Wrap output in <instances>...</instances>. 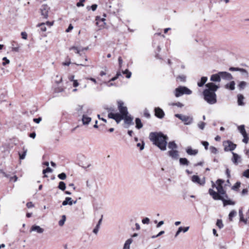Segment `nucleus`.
<instances>
[{
    "mask_svg": "<svg viewBox=\"0 0 249 249\" xmlns=\"http://www.w3.org/2000/svg\"><path fill=\"white\" fill-rule=\"evenodd\" d=\"M69 50H74L75 51V53L79 54L80 55H81V54L80 53V48H78L76 46H72L70 48Z\"/></svg>",
    "mask_w": 249,
    "mask_h": 249,
    "instance_id": "2f4dec72",
    "label": "nucleus"
},
{
    "mask_svg": "<svg viewBox=\"0 0 249 249\" xmlns=\"http://www.w3.org/2000/svg\"><path fill=\"white\" fill-rule=\"evenodd\" d=\"M247 85V83L245 81H241L238 85V88L240 89H244Z\"/></svg>",
    "mask_w": 249,
    "mask_h": 249,
    "instance_id": "4c0bfd02",
    "label": "nucleus"
},
{
    "mask_svg": "<svg viewBox=\"0 0 249 249\" xmlns=\"http://www.w3.org/2000/svg\"><path fill=\"white\" fill-rule=\"evenodd\" d=\"M90 117L87 116L86 114H84L82 116V122L84 124H88L91 121Z\"/></svg>",
    "mask_w": 249,
    "mask_h": 249,
    "instance_id": "5701e85b",
    "label": "nucleus"
},
{
    "mask_svg": "<svg viewBox=\"0 0 249 249\" xmlns=\"http://www.w3.org/2000/svg\"><path fill=\"white\" fill-rule=\"evenodd\" d=\"M44 231V230L43 228L36 225H33L30 231L31 232L32 231H36L38 233H42Z\"/></svg>",
    "mask_w": 249,
    "mask_h": 249,
    "instance_id": "f3484780",
    "label": "nucleus"
},
{
    "mask_svg": "<svg viewBox=\"0 0 249 249\" xmlns=\"http://www.w3.org/2000/svg\"><path fill=\"white\" fill-rule=\"evenodd\" d=\"M117 104L120 113L110 112L108 114V117L114 119L117 124H119L123 120L122 117L128 115V112L127 107L124 106V103L122 101H118Z\"/></svg>",
    "mask_w": 249,
    "mask_h": 249,
    "instance_id": "f03ea898",
    "label": "nucleus"
},
{
    "mask_svg": "<svg viewBox=\"0 0 249 249\" xmlns=\"http://www.w3.org/2000/svg\"><path fill=\"white\" fill-rule=\"evenodd\" d=\"M149 138L153 143L161 150L165 151L166 149L168 139L167 136L161 132H151Z\"/></svg>",
    "mask_w": 249,
    "mask_h": 249,
    "instance_id": "f257e3e1",
    "label": "nucleus"
},
{
    "mask_svg": "<svg viewBox=\"0 0 249 249\" xmlns=\"http://www.w3.org/2000/svg\"><path fill=\"white\" fill-rule=\"evenodd\" d=\"M123 117V120H124V123L128 125L133 124V118L130 115H126Z\"/></svg>",
    "mask_w": 249,
    "mask_h": 249,
    "instance_id": "dca6fc26",
    "label": "nucleus"
},
{
    "mask_svg": "<svg viewBox=\"0 0 249 249\" xmlns=\"http://www.w3.org/2000/svg\"><path fill=\"white\" fill-rule=\"evenodd\" d=\"M2 60L4 61L3 62H2V65L5 66L6 65V64H9L10 63V61L9 59H8L7 58V57H4L2 58Z\"/></svg>",
    "mask_w": 249,
    "mask_h": 249,
    "instance_id": "603ef678",
    "label": "nucleus"
},
{
    "mask_svg": "<svg viewBox=\"0 0 249 249\" xmlns=\"http://www.w3.org/2000/svg\"><path fill=\"white\" fill-rule=\"evenodd\" d=\"M202 144L204 146L205 149L207 150L208 149L209 142L206 141H202L201 142Z\"/></svg>",
    "mask_w": 249,
    "mask_h": 249,
    "instance_id": "864d4df0",
    "label": "nucleus"
},
{
    "mask_svg": "<svg viewBox=\"0 0 249 249\" xmlns=\"http://www.w3.org/2000/svg\"><path fill=\"white\" fill-rule=\"evenodd\" d=\"M155 115L159 119H162L165 116L163 110L159 107H155L154 109Z\"/></svg>",
    "mask_w": 249,
    "mask_h": 249,
    "instance_id": "f8f14e48",
    "label": "nucleus"
},
{
    "mask_svg": "<svg viewBox=\"0 0 249 249\" xmlns=\"http://www.w3.org/2000/svg\"><path fill=\"white\" fill-rule=\"evenodd\" d=\"M18 179V177L16 176H14V177H12L10 178V181H14V182H16Z\"/></svg>",
    "mask_w": 249,
    "mask_h": 249,
    "instance_id": "774afa93",
    "label": "nucleus"
},
{
    "mask_svg": "<svg viewBox=\"0 0 249 249\" xmlns=\"http://www.w3.org/2000/svg\"><path fill=\"white\" fill-rule=\"evenodd\" d=\"M205 125H206V124L202 122H199L197 124L198 127L201 130L204 129V128L205 126Z\"/></svg>",
    "mask_w": 249,
    "mask_h": 249,
    "instance_id": "37998d69",
    "label": "nucleus"
},
{
    "mask_svg": "<svg viewBox=\"0 0 249 249\" xmlns=\"http://www.w3.org/2000/svg\"><path fill=\"white\" fill-rule=\"evenodd\" d=\"M225 151H232L236 147V144L230 141H226L223 142Z\"/></svg>",
    "mask_w": 249,
    "mask_h": 249,
    "instance_id": "6e6552de",
    "label": "nucleus"
},
{
    "mask_svg": "<svg viewBox=\"0 0 249 249\" xmlns=\"http://www.w3.org/2000/svg\"><path fill=\"white\" fill-rule=\"evenodd\" d=\"M236 214V212L235 210L231 211L229 214V218L230 221L232 220V218Z\"/></svg>",
    "mask_w": 249,
    "mask_h": 249,
    "instance_id": "c9c22d12",
    "label": "nucleus"
},
{
    "mask_svg": "<svg viewBox=\"0 0 249 249\" xmlns=\"http://www.w3.org/2000/svg\"><path fill=\"white\" fill-rule=\"evenodd\" d=\"M77 201L75 200L74 201H72L71 198L70 197H66L65 200H64L62 202V205L63 206H66L67 205H72L73 204H76Z\"/></svg>",
    "mask_w": 249,
    "mask_h": 249,
    "instance_id": "aec40b11",
    "label": "nucleus"
},
{
    "mask_svg": "<svg viewBox=\"0 0 249 249\" xmlns=\"http://www.w3.org/2000/svg\"><path fill=\"white\" fill-rule=\"evenodd\" d=\"M204 99L208 104L213 105L217 102L216 94L214 92H209L208 90H204L203 91Z\"/></svg>",
    "mask_w": 249,
    "mask_h": 249,
    "instance_id": "7ed1b4c3",
    "label": "nucleus"
},
{
    "mask_svg": "<svg viewBox=\"0 0 249 249\" xmlns=\"http://www.w3.org/2000/svg\"><path fill=\"white\" fill-rule=\"evenodd\" d=\"M99 228L100 226H99V225H96L95 228L93 230V232L95 234H97L98 232Z\"/></svg>",
    "mask_w": 249,
    "mask_h": 249,
    "instance_id": "13d9d810",
    "label": "nucleus"
},
{
    "mask_svg": "<svg viewBox=\"0 0 249 249\" xmlns=\"http://www.w3.org/2000/svg\"><path fill=\"white\" fill-rule=\"evenodd\" d=\"M23 152L22 154H20V153H18L19 156V159L20 160H23L25 159L26 155L27 152V149H25V147L23 148Z\"/></svg>",
    "mask_w": 249,
    "mask_h": 249,
    "instance_id": "7c9ffc66",
    "label": "nucleus"
},
{
    "mask_svg": "<svg viewBox=\"0 0 249 249\" xmlns=\"http://www.w3.org/2000/svg\"><path fill=\"white\" fill-rule=\"evenodd\" d=\"M174 93L176 97H179L184 94L190 95L192 91L186 87L180 86L175 89Z\"/></svg>",
    "mask_w": 249,
    "mask_h": 249,
    "instance_id": "39448f33",
    "label": "nucleus"
},
{
    "mask_svg": "<svg viewBox=\"0 0 249 249\" xmlns=\"http://www.w3.org/2000/svg\"><path fill=\"white\" fill-rule=\"evenodd\" d=\"M42 119L41 117H38L37 118H34L33 119V121L34 122L37 123V124H38L40 122V121H41Z\"/></svg>",
    "mask_w": 249,
    "mask_h": 249,
    "instance_id": "680f3d73",
    "label": "nucleus"
},
{
    "mask_svg": "<svg viewBox=\"0 0 249 249\" xmlns=\"http://www.w3.org/2000/svg\"><path fill=\"white\" fill-rule=\"evenodd\" d=\"M244 96L241 94L238 95V104L239 106L244 105L243 103Z\"/></svg>",
    "mask_w": 249,
    "mask_h": 249,
    "instance_id": "c756f323",
    "label": "nucleus"
},
{
    "mask_svg": "<svg viewBox=\"0 0 249 249\" xmlns=\"http://www.w3.org/2000/svg\"><path fill=\"white\" fill-rule=\"evenodd\" d=\"M210 150L212 153L216 154L218 152L217 148L214 146H211L210 147Z\"/></svg>",
    "mask_w": 249,
    "mask_h": 249,
    "instance_id": "c03bdc74",
    "label": "nucleus"
},
{
    "mask_svg": "<svg viewBox=\"0 0 249 249\" xmlns=\"http://www.w3.org/2000/svg\"><path fill=\"white\" fill-rule=\"evenodd\" d=\"M182 227H180L178 228V230L177 231L176 233L175 237H177L179 235V234L181 232H182Z\"/></svg>",
    "mask_w": 249,
    "mask_h": 249,
    "instance_id": "bf43d9fd",
    "label": "nucleus"
},
{
    "mask_svg": "<svg viewBox=\"0 0 249 249\" xmlns=\"http://www.w3.org/2000/svg\"><path fill=\"white\" fill-rule=\"evenodd\" d=\"M208 80V78L206 76H203L201 77L200 81L197 82V86L199 87H202L206 83Z\"/></svg>",
    "mask_w": 249,
    "mask_h": 249,
    "instance_id": "b1692460",
    "label": "nucleus"
},
{
    "mask_svg": "<svg viewBox=\"0 0 249 249\" xmlns=\"http://www.w3.org/2000/svg\"><path fill=\"white\" fill-rule=\"evenodd\" d=\"M205 86L207 88V89L205 90H208L209 92H214L215 93V91L219 89V87L218 86L216 85L213 83L211 82L208 83L205 85Z\"/></svg>",
    "mask_w": 249,
    "mask_h": 249,
    "instance_id": "1a4fd4ad",
    "label": "nucleus"
},
{
    "mask_svg": "<svg viewBox=\"0 0 249 249\" xmlns=\"http://www.w3.org/2000/svg\"><path fill=\"white\" fill-rule=\"evenodd\" d=\"M50 7L46 4L42 5L40 8L41 14L45 18H47L48 17V11Z\"/></svg>",
    "mask_w": 249,
    "mask_h": 249,
    "instance_id": "9b49d317",
    "label": "nucleus"
},
{
    "mask_svg": "<svg viewBox=\"0 0 249 249\" xmlns=\"http://www.w3.org/2000/svg\"><path fill=\"white\" fill-rule=\"evenodd\" d=\"M192 181L193 182L197 183L200 185H203L205 183V180L204 178L202 179H201L197 175H194L192 177Z\"/></svg>",
    "mask_w": 249,
    "mask_h": 249,
    "instance_id": "ddd939ff",
    "label": "nucleus"
},
{
    "mask_svg": "<svg viewBox=\"0 0 249 249\" xmlns=\"http://www.w3.org/2000/svg\"><path fill=\"white\" fill-rule=\"evenodd\" d=\"M149 222H150V219L147 217H145L142 220V223L144 224H148L149 223Z\"/></svg>",
    "mask_w": 249,
    "mask_h": 249,
    "instance_id": "6e6d98bb",
    "label": "nucleus"
},
{
    "mask_svg": "<svg viewBox=\"0 0 249 249\" xmlns=\"http://www.w3.org/2000/svg\"><path fill=\"white\" fill-rule=\"evenodd\" d=\"M179 163L181 165L188 166L189 164V161L186 158H181L179 159Z\"/></svg>",
    "mask_w": 249,
    "mask_h": 249,
    "instance_id": "cd10ccee",
    "label": "nucleus"
},
{
    "mask_svg": "<svg viewBox=\"0 0 249 249\" xmlns=\"http://www.w3.org/2000/svg\"><path fill=\"white\" fill-rule=\"evenodd\" d=\"M168 147L169 149L171 150L176 149L178 147L177 144L175 143L174 141L170 142L168 143Z\"/></svg>",
    "mask_w": 249,
    "mask_h": 249,
    "instance_id": "393cba45",
    "label": "nucleus"
},
{
    "mask_svg": "<svg viewBox=\"0 0 249 249\" xmlns=\"http://www.w3.org/2000/svg\"><path fill=\"white\" fill-rule=\"evenodd\" d=\"M229 71H240L242 75H245L246 77L248 76V72L247 71L244 69L243 68H235V67H230L229 68Z\"/></svg>",
    "mask_w": 249,
    "mask_h": 249,
    "instance_id": "4468645a",
    "label": "nucleus"
},
{
    "mask_svg": "<svg viewBox=\"0 0 249 249\" xmlns=\"http://www.w3.org/2000/svg\"><path fill=\"white\" fill-rule=\"evenodd\" d=\"M86 0H79V1L76 3V6L78 7H83L84 6V2Z\"/></svg>",
    "mask_w": 249,
    "mask_h": 249,
    "instance_id": "de8ad7c7",
    "label": "nucleus"
},
{
    "mask_svg": "<svg viewBox=\"0 0 249 249\" xmlns=\"http://www.w3.org/2000/svg\"><path fill=\"white\" fill-rule=\"evenodd\" d=\"M219 74L220 75L221 79H224L227 81H230L233 79L232 75L226 71H220Z\"/></svg>",
    "mask_w": 249,
    "mask_h": 249,
    "instance_id": "9d476101",
    "label": "nucleus"
},
{
    "mask_svg": "<svg viewBox=\"0 0 249 249\" xmlns=\"http://www.w3.org/2000/svg\"><path fill=\"white\" fill-rule=\"evenodd\" d=\"M58 188L62 190V191H64L66 189V184L63 181H60L59 183V185L58 186Z\"/></svg>",
    "mask_w": 249,
    "mask_h": 249,
    "instance_id": "473e14b6",
    "label": "nucleus"
},
{
    "mask_svg": "<svg viewBox=\"0 0 249 249\" xmlns=\"http://www.w3.org/2000/svg\"><path fill=\"white\" fill-rule=\"evenodd\" d=\"M175 116L176 117L181 120L185 125H190L193 123V118L192 116H187L180 114H176Z\"/></svg>",
    "mask_w": 249,
    "mask_h": 249,
    "instance_id": "0eeeda50",
    "label": "nucleus"
},
{
    "mask_svg": "<svg viewBox=\"0 0 249 249\" xmlns=\"http://www.w3.org/2000/svg\"><path fill=\"white\" fill-rule=\"evenodd\" d=\"M37 26L40 27V30L42 32H45V31H46V26H45V23H41L38 24L37 25Z\"/></svg>",
    "mask_w": 249,
    "mask_h": 249,
    "instance_id": "58836bf2",
    "label": "nucleus"
},
{
    "mask_svg": "<svg viewBox=\"0 0 249 249\" xmlns=\"http://www.w3.org/2000/svg\"><path fill=\"white\" fill-rule=\"evenodd\" d=\"M132 242V239L130 238V239H127L125 241V242L124 244L123 249H130V245Z\"/></svg>",
    "mask_w": 249,
    "mask_h": 249,
    "instance_id": "bb28decb",
    "label": "nucleus"
},
{
    "mask_svg": "<svg viewBox=\"0 0 249 249\" xmlns=\"http://www.w3.org/2000/svg\"><path fill=\"white\" fill-rule=\"evenodd\" d=\"M210 80L215 82H220L221 81V77L219 72L216 74H212L210 78Z\"/></svg>",
    "mask_w": 249,
    "mask_h": 249,
    "instance_id": "6ab92c4d",
    "label": "nucleus"
},
{
    "mask_svg": "<svg viewBox=\"0 0 249 249\" xmlns=\"http://www.w3.org/2000/svg\"><path fill=\"white\" fill-rule=\"evenodd\" d=\"M240 182H237L232 187V189L233 190H236L238 189L240 186Z\"/></svg>",
    "mask_w": 249,
    "mask_h": 249,
    "instance_id": "a18cd8bd",
    "label": "nucleus"
},
{
    "mask_svg": "<svg viewBox=\"0 0 249 249\" xmlns=\"http://www.w3.org/2000/svg\"><path fill=\"white\" fill-rule=\"evenodd\" d=\"M209 193L213 197V198L214 200H220L223 201V205L224 206L227 205H234V202L231 201V200H226L225 197H221L218 194L216 193V192L214 191L212 189H210L209 190Z\"/></svg>",
    "mask_w": 249,
    "mask_h": 249,
    "instance_id": "20e7f679",
    "label": "nucleus"
},
{
    "mask_svg": "<svg viewBox=\"0 0 249 249\" xmlns=\"http://www.w3.org/2000/svg\"><path fill=\"white\" fill-rule=\"evenodd\" d=\"M66 216L65 215H63L62 216V218L58 222V224L60 226H63L66 221Z\"/></svg>",
    "mask_w": 249,
    "mask_h": 249,
    "instance_id": "72a5a7b5",
    "label": "nucleus"
},
{
    "mask_svg": "<svg viewBox=\"0 0 249 249\" xmlns=\"http://www.w3.org/2000/svg\"><path fill=\"white\" fill-rule=\"evenodd\" d=\"M186 153L191 156H195L197 154L198 151L196 149H193L190 146L187 148L186 150Z\"/></svg>",
    "mask_w": 249,
    "mask_h": 249,
    "instance_id": "412c9836",
    "label": "nucleus"
},
{
    "mask_svg": "<svg viewBox=\"0 0 249 249\" xmlns=\"http://www.w3.org/2000/svg\"><path fill=\"white\" fill-rule=\"evenodd\" d=\"M53 171V170L49 167H47V168L45 169H44L43 170V174H44V177L46 178L47 177V176L45 175L47 173L52 172Z\"/></svg>",
    "mask_w": 249,
    "mask_h": 249,
    "instance_id": "ea45409f",
    "label": "nucleus"
},
{
    "mask_svg": "<svg viewBox=\"0 0 249 249\" xmlns=\"http://www.w3.org/2000/svg\"><path fill=\"white\" fill-rule=\"evenodd\" d=\"M240 221L244 222L245 224H247V220L244 218L243 215L240 216Z\"/></svg>",
    "mask_w": 249,
    "mask_h": 249,
    "instance_id": "69168bd1",
    "label": "nucleus"
},
{
    "mask_svg": "<svg viewBox=\"0 0 249 249\" xmlns=\"http://www.w3.org/2000/svg\"><path fill=\"white\" fill-rule=\"evenodd\" d=\"M122 73L124 74H125V76L127 78H130L131 76L132 73L127 69L123 71Z\"/></svg>",
    "mask_w": 249,
    "mask_h": 249,
    "instance_id": "f704fd0d",
    "label": "nucleus"
},
{
    "mask_svg": "<svg viewBox=\"0 0 249 249\" xmlns=\"http://www.w3.org/2000/svg\"><path fill=\"white\" fill-rule=\"evenodd\" d=\"M243 139L242 140L243 142L245 143H247L249 141V138L248 136V134H245V135H243Z\"/></svg>",
    "mask_w": 249,
    "mask_h": 249,
    "instance_id": "3c124183",
    "label": "nucleus"
},
{
    "mask_svg": "<svg viewBox=\"0 0 249 249\" xmlns=\"http://www.w3.org/2000/svg\"><path fill=\"white\" fill-rule=\"evenodd\" d=\"M232 158H231V161L235 165H237L238 163L241 162V157L238 154L232 152Z\"/></svg>",
    "mask_w": 249,
    "mask_h": 249,
    "instance_id": "2eb2a0df",
    "label": "nucleus"
},
{
    "mask_svg": "<svg viewBox=\"0 0 249 249\" xmlns=\"http://www.w3.org/2000/svg\"><path fill=\"white\" fill-rule=\"evenodd\" d=\"M168 155L173 159L177 160L179 157L178 151L176 149L171 150L168 152Z\"/></svg>",
    "mask_w": 249,
    "mask_h": 249,
    "instance_id": "a211bd4d",
    "label": "nucleus"
},
{
    "mask_svg": "<svg viewBox=\"0 0 249 249\" xmlns=\"http://www.w3.org/2000/svg\"><path fill=\"white\" fill-rule=\"evenodd\" d=\"M178 78L181 81H185L186 79V76L184 75H179Z\"/></svg>",
    "mask_w": 249,
    "mask_h": 249,
    "instance_id": "4d7b16f0",
    "label": "nucleus"
},
{
    "mask_svg": "<svg viewBox=\"0 0 249 249\" xmlns=\"http://www.w3.org/2000/svg\"><path fill=\"white\" fill-rule=\"evenodd\" d=\"M238 130L242 136L247 134L245 128V125L243 124L238 126Z\"/></svg>",
    "mask_w": 249,
    "mask_h": 249,
    "instance_id": "a878e982",
    "label": "nucleus"
},
{
    "mask_svg": "<svg viewBox=\"0 0 249 249\" xmlns=\"http://www.w3.org/2000/svg\"><path fill=\"white\" fill-rule=\"evenodd\" d=\"M144 116L147 118H150V114L149 113L148 110L147 109H145L144 110Z\"/></svg>",
    "mask_w": 249,
    "mask_h": 249,
    "instance_id": "09e8293b",
    "label": "nucleus"
},
{
    "mask_svg": "<svg viewBox=\"0 0 249 249\" xmlns=\"http://www.w3.org/2000/svg\"><path fill=\"white\" fill-rule=\"evenodd\" d=\"M26 206L28 208H31L34 206V204L32 202H27L26 204Z\"/></svg>",
    "mask_w": 249,
    "mask_h": 249,
    "instance_id": "e2e57ef3",
    "label": "nucleus"
},
{
    "mask_svg": "<svg viewBox=\"0 0 249 249\" xmlns=\"http://www.w3.org/2000/svg\"><path fill=\"white\" fill-rule=\"evenodd\" d=\"M216 225L219 229H222L224 226L222 220L218 219L216 222Z\"/></svg>",
    "mask_w": 249,
    "mask_h": 249,
    "instance_id": "a19ab883",
    "label": "nucleus"
},
{
    "mask_svg": "<svg viewBox=\"0 0 249 249\" xmlns=\"http://www.w3.org/2000/svg\"><path fill=\"white\" fill-rule=\"evenodd\" d=\"M235 83L234 81H231L230 83L225 85V88L226 89L233 90L235 89Z\"/></svg>",
    "mask_w": 249,
    "mask_h": 249,
    "instance_id": "4be33fe9",
    "label": "nucleus"
},
{
    "mask_svg": "<svg viewBox=\"0 0 249 249\" xmlns=\"http://www.w3.org/2000/svg\"><path fill=\"white\" fill-rule=\"evenodd\" d=\"M175 105H176V106L179 107H182L184 106L183 104L180 102L175 103Z\"/></svg>",
    "mask_w": 249,
    "mask_h": 249,
    "instance_id": "0e129e2a",
    "label": "nucleus"
},
{
    "mask_svg": "<svg viewBox=\"0 0 249 249\" xmlns=\"http://www.w3.org/2000/svg\"><path fill=\"white\" fill-rule=\"evenodd\" d=\"M137 146L140 148V150H142L144 149V143L143 142H142V143H138L137 144Z\"/></svg>",
    "mask_w": 249,
    "mask_h": 249,
    "instance_id": "8fccbe9b",
    "label": "nucleus"
},
{
    "mask_svg": "<svg viewBox=\"0 0 249 249\" xmlns=\"http://www.w3.org/2000/svg\"><path fill=\"white\" fill-rule=\"evenodd\" d=\"M86 185L87 187L90 189L91 188L92 185H93V182L91 181L87 180L86 182Z\"/></svg>",
    "mask_w": 249,
    "mask_h": 249,
    "instance_id": "5fc2aeb1",
    "label": "nucleus"
},
{
    "mask_svg": "<svg viewBox=\"0 0 249 249\" xmlns=\"http://www.w3.org/2000/svg\"><path fill=\"white\" fill-rule=\"evenodd\" d=\"M83 106L78 105L77 106V107L75 108V110L78 112L79 115H81L82 114V110H83Z\"/></svg>",
    "mask_w": 249,
    "mask_h": 249,
    "instance_id": "e433bc0d",
    "label": "nucleus"
},
{
    "mask_svg": "<svg viewBox=\"0 0 249 249\" xmlns=\"http://www.w3.org/2000/svg\"><path fill=\"white\" fill-rule=\"evenodd\" d=\"M121 75V73L120 72H117L115 76L112 77L109 81H114L116 80Z\"/></svg>",
    "mask_w": 249,
    "mask_h": 249,
    "instance_id": "49530a36",
    "label": "nucleus"
},
{
    "mask_svg": "<svg viewBox=\"0 0 249 249\" xmlns=\"http://www.w3.org/2000/svg\"><path fill=\"white\" fill-rule=\"evenodd\" d=\"M90 8H91V9L93 11H94L96 10L97 8V5L96 4H92L91 6H90Z\"/></svg>",
    "mask_w": 249,
    "mask_h": 249,
    "instance_id": "338daca9",
    "label": "nucleus"
},
{
    "mask_svg": "<svg viewBox=\"0 0 249 249\" xmlns=\"http://www.w3.org/2000/svg\"><path fill=\"white\" fill-rule=\"evenodd\" d=\"M66 174L64 173H62L58 175V178L61 180L65 179L66 178Z\"/></svg>",
    "mask_w": 249,
    "mask_h": 249,
    "instance_id": "79ce46f5",
    "label": "nucleus"
},
{
    "mask_svg": "<svg viewBox=\"0 0 249 249\" xmlns=\"http://www.w3.org/2000/svg\"><path fill=\"white\" fill-rule=\"evenodd\" d=\"M243 175L247 178H249V169L244 172Z\"/></svg>",
    "mask_w": 249,
    "mask_h": 249,
    "instance_id": "052dcab7",
    "label": "nucleus"
},
{
    "mask_svg": "<svg viewBox=\"0 0 249 249\" xmlns=\"http://www.w3.org/2000/svg\"><path fill=\"white\" fill-rule=\"evenodd\" d=\"M136 122V127L138 129H140L142 128L143 125L141 122V120L140 118H136L135 120Z\"/></svg>",
    "mask_w": 249,
    "mask_h": 249,
    "instance_id": "c85d7f7f",
    "label": "nucleus"
},
{
    "mask_svg": "<svg viewBox=\"0 0 249 249\" xmlns=\"http://www.w3.org/2000/svg\"><path fill=\"white\" fill-rule=\"evenodd\" d=\"M217 182H220L218 183L217 186H215V185L213 183L212 185V187L213 188L215 187L217 189V192H216V193L218 194V195L221 197H225L226 198H228V196L227 195L226 191L223 189V187L221 184L223 182V181H222L221 179H218L217 181Z\"/></svg>",
    "mask_w": 249,
    "mask_h": 249,
    "instance_id": "423d86ee",
    "label": "nucleus"
}]
</instances>
